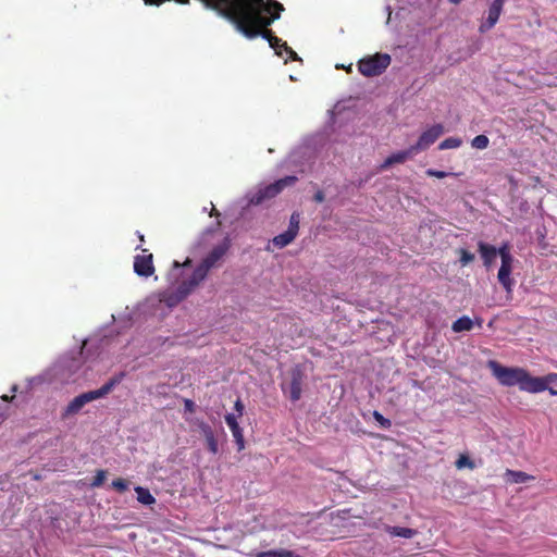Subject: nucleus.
Returning <instances> with one entry per match:
<instances>
[{"mask_svg": "<svg viewBox=\"0 0 557 557\" xmlns=\"http://www.w3.org/2000/svg\"><path fill=\"white\" fill-rule=\"evenodd\" d=\"M228 248L230 240L224 237L195 267H191L190 258H187L183 263L174 261L169 273L171 287L162 300L169 306H174L190 295L207 278L210 271L222 265L221 261Z\"/></svg>", "mask_w": 557, "mask_h": 557, "instance_id": "f257e3e1", "label": "nucleus"}, {"mask_svg": "<svg viewBox=\"0 0 557 557\" xmlns=\"http://www.w3.org/2000/svg\"><path fill=\"white\" fill-rule=\"evenodd\" d=\"M487 367L499 384L504 386H518L520 391L527 393H532L539 388L534 384L537 382L533 381V376L523 368L504 367L494 360H490Z\"/></svg>", "mask_w": 557, "mask_h": 557, "instance_id": "f03ea898", "label": "nucleus"}, {"mask_svg": "<svg viewBox=\"0 0 557 557\" xmlns=\"http://www.w3.org/2000/svg\"><path fill=\"white\" fill-rule=\"evenodd\" d=\"M81 368V362L76 358H64L50 368L44 375L33 377L29 383L40 384L44 382H60L67 384L74 382V374Z\"/></svg>", "mask_w": 557, "mask_h": 557, "instance_id": "7ed1b4c3", "label": "nucleus"}, {"mask_svg": "<svg viewBox=\"0 0 557 557\" xmlns=\"http://www.w3.org/2000/svg\"><path fill=\"white\" fill-rule=\"evenodd\" d=\"M121 381V377H114L110 380L108 383H106L102 387L96 391H90L84 394H81L76 396L74 399H72L66 408L64 409V416L70 417L78 413L81 409L88 403L94 401L96 399L104 397L107 394H109L113 387L119 384Z\"/></svg>", "mask_w": 557, "mask_h": 557, "instance_id": "20e7f679", "label": "nucleus"}, {"mask_svg": "<svg viewBox=\"0 0 557 557\" xmlns=\"http://www.w3.org/2000/svg\"><path fill=\"white\" fill-rule=\"evenodd\" d=\"M391 63L386 53H376L359 61L358 69L364 76L372 77L382 74Z\"/></svg>", "mask_w": 557, "mask_h": 557, "instance_id": "39448f33", "label": "nucleus"}, {"mask_svg": "<svg viewBox=\"0 0 557 557\" xmlns=\"http://www.w3.org/2000/svg\"><path fill=\"white\" fill-rule=\"evenodd\" d=\"M498 255L500 257L502 264L497 274V278L504 288L509 293L511 292L515 284L513 280L511 278L515 260L507 244H504L498 248Z\"/></svg>", "mask_w": 557, "mask_h": 557, "instance_id": "423d86ee", "label": "nucleus"}, {"mask_svg": "<svg viewBox=\"0 0 557 557\" xmlns=\"http://www.w3.org/2000/svg\"><path fill=\"white\" fill-rule=\"evenodd\" d=\"M296 181L295 176H287L271 185L259 188L256 193L249 196V202L259 205L265 199H270L280 194L286 186L292 185Z\"/></svg>", "mask_w": 557, "mask_h": 557, "instance_id": "0eeeda50", "label": "nucleus"}, {"mask_svg": "<svg viewBox=\"0 0 557 557\" xmlns=\"http://www.w3.org/2000/svg\"><path fill=\"white\" fill-rule=\"evenodd\" d=\"M506 0H493L486 11V16L483 17L479 25V32L484 34L492 29L499 20Z\"/></svg>", "mask_w": 557, "mask_h": 557, "instance_id": "6e6552de", "label": "nucleus"}, {"mask_svg": "<svg viewBox=\"0 0 557 557\" xmlns=\"http://www.w3.org/2000/svg\"><path fill=\"white\" fill-rule=\"evenodd\" d=\"M443 133L444 127L442 124H434L428 127L421 133L416 145L412 146L413 149L417 153L426 150L443 135Z\"/></svg>", "mask_w": 557, "mask_h": 557, "instance_id": "1a4fd4ad", "label": "nucleus"}, {"mask_svg": "<svg viewBox=\"0 0 557 557\" xmlns=\"http://www.w3.org/2000/svg\"><path fill=\"white\" fill-rule=\"evenodd\" d=\"M134 271L139 276L148 277L152 275L154 272L152 255L144 250L143 255L136 256L134 260Z\"/></svg>", "mask_w": 557, "mask_h": 557, "instance_id": "9d476101", "label": "nucleus"}, {"mask_svg": "<svg viewBox=\"0 0 557 557\" xmlns=\"http://www.w3.org/2000/svg\"><path fill=\"white\" fill-rule=\"evenodd\" d=\"M533 381L539 388L534 389L532 394L548 391L552 395H557V373H549L545 376H533Z\"/></svg>", "mask_w": 557, "mask_h": 557, "instance_id": "9b49d317", "label": "nucleus"}, {"mask_svg": "<svg viewBox=\"0 0 557 557\" xmlns=\"http://www.w3.org/2000/svg\"><path fill=\"white\" fill-rule=\"evenodd\" d=\"M239 418L240 417H238L237 414L227 413L225 416V422L233 434L238 450H243L245 448V440L243 429L238 424Z\"/></svg>", "mask_w": 557, "mask_h": 557, "instance_id": "f8f14e48", "label": "nucleus"}, {"mask_svg": "<svg viewBox=\"0 0 557 557\" xmlns=\"http://www.w3.org/2000/svg\"><path fill=\"white\" fill-rule=\"evenodd\" d=\"M416 154L417 152L412 146L406 150L394 152L385 159V161L381 165V170H386L394 164L404 163Z\"/></svg>", "mask_w": 557, "mask_h": 557, "instance_id": "ddd939ff", "label": "nucleus"}, {"mask_svg": "<svg viewBox=\"0 0 557 557\" xmlns=\"http://www.w3.org/2000/svg\"><path fill=\"white\" fill-rule=\"evenodd\" d=\"M479 252L483 259L484 265L486 268H491L495 261L496 256L498 255V249L492 245L479 243Z\"/></svg>", "mask_w": 557, "mask_h": 557, "instance_id": "4468645a", "label": "nucleus"}, {"mask_svg": "<svg viewBox=\"0 0 557 557\" xmlns=\"http://www.w3.org/2000/svg\"><path fill=\"white\" fill-rule=\"evenodd\" d=\"M199 428H200V430L202 432V435L206 438L207 446H208L209 450L212 454H216L218 450H219V445H218V441H216V438L214 436V433H213L212 429L210 428V425H208L205 422H201L199 424Z\"/></svg>", "mask_w": 557, "mask_h": 557, "instance_id": "2eb2a0df", "label": "nucleus"}, {"mask_svg": "<svg viewBox=\"0 0 557 557\" xmlns=\"http://www.w3.org/2000/svg\"><path fill=\"white\" fill-rule=\"evenodd\" d=\"M284 392L288 395V397L296 401L301 396V381L298 374H294L290 384L284 388Z\"/></svg>", "mask_w": 557, "mask_h": 557, "instance_id": "dca6fc26", "label": "nucleus"}, {"mask_svg": "<svg viewBox=\"0 0 557 557\" xmlns=\"http://www.w3.org/2000/svg\"><path fill=\"white\" fill-rule=\"evenodd\" d=\"M505 479L507 482L515 483V484L525 483L531 480H534V478L532 475H529L525 472L513 471V470H507L505 473Z\"/></svg>", "mask_w": 557, "mask_h": 557, "instance_id": "f3484780", "label": "nucleus"}, {"mask_svg": "<svg viewBox=\"0 0 557 557\" xmlns=\"http://www.w3.org/2000/svg\"><path fill=\"white\" fill-rule=\"evenodd\" d=\"M385 532L388 533L391 536H399L404 539H411L417 534V531L410 528H404V527H385Z\"/></svg>", "mask_w": 557, "mask_h": 557, "instance_id": "a211bd4d", "label": "nucleus"}, {"mask_svg": "<svg viewBox=\"0 0 557 557\" xmlns=\"http://www.w3.org/2000/svg\"><path fill=\"white\" fill-rule=\"evenodd\" d=\"M296 236L297 235L295 233L287 230L286 232L275 236L271 243L274 247L281 249L288 246L296 238Z\"/></svg>", "mask_w": 557, "mask_h": 557, "instance_id": "6ab92c4d", "label": "nucleus"}, {"mask_svg": "<svg viewBox=\"0 0 557 557\" xmlns=\"http://www.w3.org/2000/svg\"><path fill=\"white\" fill-rule=\"evenodd\" d=\"M135 492L137 494V500L143 505H153L156 503L154 496L149 492L148 488L136 486Z\"/></svg>", "mask_w": 557, "mask_h": 557, "instance_id": "aec40b11", "label": "nucleus"}, {"mask_svg": "<svg viewBox=\"0 0 557 557\" xmlns=\"http://www.w3.org/2000/svg\"><path fill=\"white\" fill-rule=\"evenodd\" d=\"M472 326H473L472 320L469 317L463 315L453 323L451 329L454 332L459 333V332H463V331H470L472 329Z\"/></svg>", "mask_w": 557, "mask_h": 557, "instance_id": "412c9836", "label": "nucleus"}, {"mask_svg": "<svg viewBox=\"0 0 557 557\" xmlns=\"http://www.w3.org/2000/svg\"><path fill=\"white\" fill-rule=\"evenodd\" d=\"M456 468L461 470V469H470V470H473L475 468V463L474 461H472L470 459V457L468 455H465V454H461L458 459L456 460Z\"/></svg>", "mask_w": 557, "mask_h": 557, "instance_id": "4be33fe9", "label": "nucleus"}, {"mask_svg": "<svg viewBox=\"0 0 557 557\" xmlns=\"http://www.w3.org/2000/svg\"><path fill=\"white\" fill-rule=\"evenodd\" d=\"M258 557H299V556L290 550L278 549V550H268V552L261 553L258 555Z\"/></svg>", "mask_w": 557, "mask_h": 557, "instance_id": "5701e85b", "label": "nucleus"}, {"mask_svg": "<svg viewBox=\"0 0 557 557\" xmlns=\"http://www.w3.org/2000/svg\"><path fill=\"white\" fill-rule=\"evenodd\" d=\"M462 144V140L458 137H449V138H446L445 140H443L438 148L441 150H446V149H456V148H459Z\"/></svg>", "mask_w": 557, "mask_h": 557, "instance_id": "b1692460", "label": "nucleus"}, {"mask_svg": "<svg viewBox=\"0 0 557 557\" xmlns=\"http://www.w3.org/2000/svg\"><path fill=\"white\" fill-rule=\"evenodd\" d=\"M488 144L490 140L485 135H478L471 141V146L479 150L487 148Z\"/></svg>", "mask_w": 557, "mask_h": 557, "instance_id": "393cba45", "label": "nucleus"}, {"mask_svg": "<svg viewBox=\"0 0 557 557\" xmlns=\"http://www.w3.org/2000/svg\"><path fill=\"white\" fill-rule=\"evenodd\" d=\"M299 223H300V214L298 212H294L289 219L288 230L297 235L298 230H299Z\"/></svg>", "mask_w": 557, "mask_h": 557, "instance_id": "a878e982", "label": "nucleus"}, {"mask_svg": "<svg viewBox=\"0 0 557 557\" xmlns=\"http://www.w3.org/2000/svg\"><path fill=\"white\" fill-rule=\"evenodd\" d=\"M107 479V472L104 470H98L96 472V475L94 478V481L91 482V487H99L103 484V482Z\"/></svg>", "mask_w": 557, "mask_h": 557, "instance_id": "bb28decb", "label": "nucleus"}, {"mask_svg": "<svg viewBox=\"0 0 557 557\" xmlns=\"http://www.w3.org/2000/svg\"><path fill=\"white\" fill-rule=\"evenodd\" d=\"M112 487L120 492V493H123L124 491H126L128 488V482L124 479H116L114 481H112Z\"/></svg>", "mask_w": 557, "mask_h": 557, "instance_id": "cd10ccee", "label": "nucleus"}, {"mask_svg": "<svg viewBox=\"0 0 557 557\" xmlns=\"http://www.w3.org/2000/svg\"><path fill=\"white\" fill-rule=\"evenodd\" d=\"M459 253H460V262L462 265H467L468 263H470L474 260V255L465 249H460Z\"/></svg>", "mask_w": 557, "mask_h": 557, "instance_id": "c85d7f7f", "label": "nucleus"}, {"mask_svg": "<svg viewBox=\"0 0 557 557\" xmlns=\"http://www.w3.org/2000/svg\"><path fill=\"white\" fill-rule=\"evenodd\" d=\"M373 418L377 421L382 426L388 428L391 425V421L384 418L379 411L373 412Z\"/></svg>", "mask_w": 557, "mask_h": 557, "instance_id": "c756f323", "label": "nucleus"}, {"mask_svg": "<svg viewBox=\"0 0 557 557\" xmlns=\"http://www.w3.org/2000/svg\"><path fill=\"white\" fill-rule=\"evenodd\" d=\"M425 173H426V175L436 177V178H444L448 175L444 171H437V170H433V169H429Z\"/></svg>", "mask_w": 557, "mask_h": 557, "instance_id": "7c9ffc66", "label": "nucleus"}, {"mask_svg": "<svg viewBox=\"0 0 557 557\" xmlns=\"http://www.w3.org/2000/svg\"><path fill=\"white\" fill-rule=\"evenodd\" d=\"M184 407H185V410L188 412H194L195 408H196L195 403L190 399L184 400Z\"/></svg>", "mask_w": 557, "mask_h": 557, "instance_id": "2f4dec72", "label": "nucleus"}, {"mask_svg": "<svg viewBox=\"0 0 557 557\" xmlns=\"http://www.w3.org/2000/svg\"><path fill=\"white\" fill-rule=\"evenodd\" d=\"M235 410H236V412H237L236 414L238 417H243V414H244V405H243V403L239 399H237L235 401Z\"/></svg>", "mask_w": 557, "mask_h": 557, "instance_id": "473e14b6", "label": "nucleus"}, {"mask_svg": "<svg viewBox=\"0 0 557 557\" xmlns=\"http://www.w3.org/2000/svg\"><path fill=\"white\" fill-rule=\"evenodd\" d=\"M314 199L318 202H322L324 200V196H323V194L321 191H319V193L315 194Z\"/></svg>", "mask_w": 557, "mask_h": 557, "instance_id": "72a5a7b5", "label": "nucleus"}, {"mask_svg": "<svg viewBox=\"0 0 557 557\" xmlns=\"http://www.w3.org/2000/svg\"><path fill=\"white\" fill-rule=\"evenodd\" d=\"M342 111V106L338 103L334 107L332 114H337Z\"/></svg>", "mask_w": 557, "mask_h": 557, "instance_id": "f704fd0d", "label": "nucleus"}, {"mask_svg": "<svg viewBox=\"0 0 557 557\" xmlns=\"http://www.w3.org/2000/svg\"><path fill=\"white\" fill-rule=\"evenodd\" d=\"M386 10H387V21H386V23H389L391 17H392V10H391L389 7H387Z\"/></svg>", "mask_w": 557, "mask_h": 557, "instance_id": "c9c22d12", "label": "nucleus"}, {"mask_svg": "<svg viewBox=\"0 0 557 557\" xmlns=\"http://www.w3.org/2000/svg\"><path fill=\"white\" fill-rule=\"evenodd\" d=\"M339 67L346 69V71H348V72L351 71V64L348 65L347 67H344L343 65H336V69H339Z\"/></svg>", "mask_w": 557, "mask_h": 557, "instance_id": "e433bc0d", "label": "nucleus"}, {"mask_svg": "<svg viewBox=\"0 0 557 557\" xmlns=\"http://www.w3.org/2000/svg\"><path fill=\"white\" fill-rule=\"evenodd\" d=\"M448 1H449L450 3H453V4H458V3H460V2H461V0H448Z\"/></svg>", "mask_w": 557, "mask_h": 557, "instance_id": "4c0bfd02", "label": "nucleus"}, {"mask_svg": "<svg viewBox=\"0 0 557 557\" xmlns=\"http://www.w3.org/2000/svg\"><path fill=\"white\" fill-rule=\"evenodd\" d=\"M2 399H3V400H8V396H7V395H3V396H2Z\"/></svg>", "mask_w": 557, "mask_h": 557, "instance_id": "58836bf2", "label": "nucleus"}]
</instances>
